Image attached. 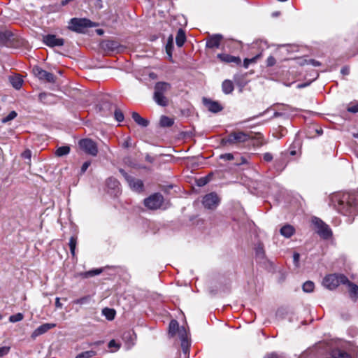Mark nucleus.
Segmentation results:
<instances>
[{
	"label": "nucleus",
	"instance_id": "obj_1",
	"mask_svg": "<svg viewBox=\"0 0 358 358\" xmlns=\"http://www.w3.org/2000/svg\"><path fill=\"white\" fill-rule=\"evenodd\" d=\"M331 205L338 213L348 217L347 222L352 223L358 215V194L355 193H336L331 198Z\"/></svg>",
	"mask_w": 358,
	"mask_h": 358
},
{
	"label": "nucleus",
	"instance_id": "obj_2",
	"mask_svg": "<svg viewBox=\"0 0 358 358\" xmlns=\"http://www.w3.org/2000/svg\"><path fill=\"white\" fill-rule=\"evenodd\" d=\"M171 85L166 82H158L155 86L154 100L159 106H166L168 103L164 94L169 91Z\"/></svg>",
	"mask_w": 358,
	"mask_h": 358
},
{
	"label": "nucleus",
	"instance_id": "obj_3",
	"mask_svg": "<svg viewBox=\"0 0 358 358\" xmlns=\"http://www.w3.org/2000/svg\"><path fill=\"white\" fill-rule=\"evenodd\" d=\"M251 138L250 133L237 131L230 133L227 137L222 139L223 145L240 144L248 141Z\"/></svg>",
	"mask_w": 358,
	"mask_h": 358
},
{
	"label": "nucleus",
	"instance_id": "obj_4",
	"mask_svg": "<svg viewBox=\"0 0 358 358\" xmlns=\"http://www.w3.org/2000/svg\"><path fill=\"white\" fill-rule=\"evenodd\" d=\"M348 282V278L343 274L327 275L323 280V285L329 289H334L340 284H345Z\"/></svg>",
	"mask_w": 358,
	"mask_h": 358
},
{
	"label": "nucleus",
	"instance_id": "obj_5",
	"mask_svg": "<svg viewBox=\"0 0 358 358\" xmlns=\"http://www.w3.org/2000/svg\"><path fill=\"white\" fill-rule=\"evenodd\" d=\"M95 27V24L86 18H72L69 22V29L78 33L83 32L87 27Z\"/></svg>",
	"mask_w": 358,
	"mask_h": 358
},
{
	"label": "nucleus",
	"instance_id": "obj_6",
	"mask_svg": "<svg viewBox=\"0 0 358 358\" xmlns=\"http://www.w3.org/2000/svg\"><path fill=\"white\" fill-rule=\"evenodd\" d=\"M78 146L81 150L87 155L96 156L98 154V147L93 140L90 138H83L78 141Z\"/></svg>",
	"mask_w": 358,
	"mask_h": 358
},
{
	"label": "nucleus",
	"instance_id": "obj_7",
	"mask_svg": "<svg viewBox=\"0 0 358 358\" xmlns=\"http://www.w3.org/2000/svg\"><path fill=\"white\" fill-rule=\"evenodd\" d=\"M313 223L316 227L317 233L324 239L329 238L332 235V231L329 227L322 220L317 217L313 219Z\"/></svg>",
	"mask_w": 358,
	"mask_h": 358
},
{
	"label": "nucleus",
	"instance_id": "obj_8",
	"mask_svg": "<svg viewBox=\"0 0 358 358\" xmlns=\"http://www.w3.org/2000/svg\"><path fill=\"white\" fill-rule=\"evenodd\" d=\"M120 172L124 178L125 180L127 182L129 186L132 190L137 192H141L143 191V183L141 180L133 178L122 169H120Z\"/></svg>",
	"mask_w": 358,
	"mask_h": 358
},
{
	"label": "nucleus",
	"instance_id": "obj_9",
	"mask_svg": "<svg viewBox=\"0 0 358 358\" xmlns=\"http://www.w3.org/2000/svg\"><path fill=\"white\" fill-rule=\"evenodd\" d=\"M164 201L163 196L159 193L154 194L144 200V204L149 209L159 208Z\"/></svg>",
	"mask_w": 358,
	"mask_h": 358
},
{
	"label": "nucleus",
	"instance_id": "obj_10",
	"mask_svg": "<svg viewBox=\"0 0 358 358\" xmlns=\"http://www.w3.org/2000/svg\"><path fill=\"white\" fill-rule=\"evenodd\" d=\"M202 202L206 208L213 209L217 206L220 202V199L215 193L212 192L206 194L203 198Z\"/></svg>",
	"mask_w": 358,
	"mask_h": 358
},
{
	"label": "nucleus",
	"instance_id": "obj_11",
	"mask_svg": "<svg viewBox=\"0 0 358 358\" xmlns=\"http://www.w3.org/2000/svg\"><path fill=\"white\" fill-rule=\"evenodd\" d=\"M34 75L40 80H45L48 83H55V76L38 66L33 69Z\"/></svg>",
	"mask_w": 358,
	"mask_h": 358
},
{
	"label": "nucleus",
	"instance_id": "obj_12",
	"mask_svg": "<svg viewBox=\"0 0 358 358\" xmlns=\"http://www.w3.org/2000/svg\"><path fill=\"white\" fill-rule=\"evenodd\" d=\"M43 42L50 47H60L64 43V41L62 38H58L54 34H48L43 36Z\"/></svg>",
	"mask_w": 358,
	"mask_h": 358
},
{
	"label": "nucleus",
	"instance_id": "obj_13",
	"mask_svg": "<svg viewBox=\"0 0 358 358\" xmlns=\"http://www.w3.org/2000/svg\"><path fill=\"white\" fill-rule=\"evenodd\" d=\"M178 333L181 341L182 350L185 354H187L190 346L188 341V333L185 327H180Z\"/></svg>",
	"mask_w": 358,
	"mask_h": 358
},
{
	"label": "nucleus",
	"instance_id": "obj_14",
	"mask_svg": "<svg viewBox=\"0 0 358 358\" xmlns=\"http://www.w3.org/2000/svg\"><path fill=\"white\" fill-rule=\"evenodd\" d=\"M56 327L55 323H45L36 328L31 334V338H36V337L46 333L50 329Z\"/></svg>",
	"mask_w": 358,
	"mask_h": 358
},
{
	"label": "nucleus",
	"instance_id": "obj_15",
	"mask_svg": "<svg viewBox=\"0 0 358 358\" xmlns=\"http://www.w3.org/2000/svg\"><path fill=\"white\" fill-rule=\"evenodd\" d=\"M203 103L206 108L212 113H218L222 110V106L217 102L203 98Z\"/></svg>",
	"mask_w": 358,
	"mask_h": 358
},
{
	"label": "nucleus",
	"instance_id": "obj_16",
	"mask_svg": "<svg viewBox=\"0 0 358 358\" xmlns=\"http://www.w3.org/2000/svg\"><path fill=\"white\" fill-rule=\"evenodd\" d=\"M222 39V36L220 34L213 35L207 40L206 46L209 48H217L220 46Z\"/></svg>",
	"mask_w": 358,
	"mask_h": 358
},
{
	"label": "nucleus",
	"instance_id": "obj_17",
	"mask_svg": "<svg viewBox=\"0 0 358 358\" xmlns=\"http://www.w3.org/2000/svg\"><path fill=\"white\" fill-rule=\"evenodd\" d=\"M217 57L222 62L226 63H235L238 65L241 64V60L239 57H234L228 54H218Z\"/></svg>",
	"mask_w": 358,
	"mask_h": 358
},
{
	"label": "nucleus",
	"instance_id": "obj_18",
	"mask_svg": "<svg viewBox=\"0 0 358 358\" xmlns=\"http://www.w3.org/2000/svg\"><path fill=\"white\" fill-rule=\"evenodd\" d=\"M345 285L348 286L350 298L353 301H356L358 299V286L356 284L351 282L349 280L348 282H346Z\"/></svg>",
	"mask_w": 358,
	"mask_h": 358
},
{
	"label": "nucleus",
	"instance_id": "obj_19",
	"mask_svg": "<svg viewBox=\"0 0 358 358\" xmlns=\"http://www.w3.org/2000/svg\"><path fill=\"white\" fill-rule=\"evenodd\" d=\"M9 80L12 86L16 90H20L22 86L23 80L19 76H10Z\"/></svg>",
	"mask_w": 358,
	"mask_h": 358
},
{
	"label": "nucleus",
	"instance_id": "obj_20",
	"mask_svg": "<svg viewBox=\"0 0 358 358\" xmlns=\"http://www.w3.org/2000/svg\"><path fill=\"white\" fill-rule=\"evenodd\" d=\"M131 116L135 122L138 125L142 127H147L148 125V121L142 117L138 113L133 112Z\"/></svg>",
	"mask_w": 358,
	"mask_h": 358
},
{
	"label": "nucleus",
	"instance_id": "obj_21",
	"mask_svg": "<svg viewBox=\"0 0 358 358\" xmlns=\"http://www.w3.org/2000/svg\"><path fill=\"white\" fill-rule=\"evenodd\" d=\"M294 228L289 224L285 225L280 229L281 235L285 238L291 237L294 234Z\"/></svg>",
	"mask_w": 358,
	"mask_h": 358
},
{
	"label": "nucleus",
	"instance_id": "obj_22",
	"mask_svg": "<svg viewBox=\"0 0 358 358\" xmlns=\"http://www.w3.org/2000/svg\"><path fill=\"white\" fill-rule=\"evenodd\" d=\"M234 84L230 80H225L222 84V89L224 94H231L234 90Z\"/></svg>",
	"mask_w": 358,
	"mask_h": 358
},
{
	"label": "nucleus",
	"instance_id": "obj_23",
	"mask_svg": "<svg viewBox=\"0 0 358 358\" xmlns=\"http://www.w3.org/2000/svg\"><path fill=\"white\" fill-rule=\"evenodd\" d=\"M186 36L185 31L182 29H179L176 35V42L178 47H182L185 43Z\"/></svg>",
	"mask_w": 358,
	"mask_h": 358
},
{
	"label": "nucleus",
	"instance_id": "obj_24",
	"mask_svg": "<svg viewBox=\"0 0 358 358\" xmlns=\"http://www.w3.org/2000/svg\"><path fill=\"white\" fill-rule=\"evenodd\" d=\"M169 334L171 336H174L176 334L177 332H178V329L180 328L179 327L178 323L176 320H173L171 321L169 324Z\"/></svg>",
	"mask_w": 358,
	"mask_h": 358
},
{
	"label": "nucleus",
	"instance_id": "obj_25",
	"mask_svg": "<svg viewBox=\"0 0 358 358\" xmlns=\"http://www.w3.org/2000/svg\"><path fill=\"white\" fill-rule=\"evenodd\" d=\"M102 314L108 320H113L115 316V311L114 309L105 308L102 310Z\"/></svg>",
	"mask_w": 358,
	"mask_h": 358
},
{
	"label": "nucleus",
	"instance_id": "obj_26",
	"mask_svg": "<svg viewBox=\"0 0 358 358\" xmlns=\"http://www.w3.org/2000/svg\"><path fill=\"white\" fill-rule=\"evenodd\" d=\"M101 272H102V269L96 268V269H92V270L84 272V273H81L80 274V275L83 277V278H90V277H92V276L99 275Z\"/></svg>",
	"mask_w": 358,
	"mask_h": 358
},
{
	"label": "nucleus",
	"instance_id": "obj_27",
	"mask_svg": "<svg viewBox=\"0 0 358 358\" xmlns=\"http://www.w3.org/2000/svg\"><path fill=\"white\" fill-rule=\"evenodd\" d=\"M262 57V54H257L256 56L252 57V58H245L243 61V66L245 69H248L249 67V65L252 63H255L257 60Z\"/></svg>",
	"mask_w": 358,
	"mask_h": 358
},
{
	"label": "nucleus",
	"instance_id": "obj_28",
	"mask_svg": "<svg viewBox=\"0 0 358 358\" xmlns=\"http://www.w3.org/2000/svg\"><path fill=\"white\" fill-rule=\"evenodd\" d=\"M70 152V148L69 146H62L57 149L56 155L58 157H62L68 155Z\"/></svg>",
	"mask_w": 358,
	"mask_h": 358
},
{
	"label": "nucleus",
	"instance_id": "obj_29",
	"mask_svg": "<svg viewBox=\"0 0 358 358\" xmlns=\"http://www.w3.org/2000/svg\"><path fill=\"white\" fill-rule=\"evenodd\" d=\"M76 245H77V238L74 236H71L69 240V245L70 248L71 253L73 257H74L76 255Z\"/></svg>",
	"mask_w": 358,
	"mask_h": 358
},
{
	"label": "nucleus",
	"instance_id": "obj_30",
	"mask_svg": "<svg viewBox=\"0 0 358 358\" xmlns=\"http://www.w3.org/2000/svg\"><path fill=\"white\" fill-rule=\"evenodd\" d=\"M302 288L305 292H312L314 290L315 284L313 282L308 280L303 283Z\"/></svg>",
	"mask_w": 358,
	"mask_h": 358
},
{
	"label": "nucleus",
	"instance_id": "obj_31",
	"mask_svg": "<svg viewBox=\"0 0 358 358\" xmlns=\"http://www.w3.org/2000/svg\"><path fill=\"white\" fill-rule=\"evenodd\" d=\"M160 124L162 127H171L173 124V120L166 116H162L160 119Z\"/></svg>",
	"mask_w": 358,
	"mask_h": 358
},
{
	"label": "nucleus",
	"instance_id": "obj_32",
	"mask_svg": "<svg viewBox=\"0 0 358 358\" xmlns=\"http://www.w3.org/2000/svg\"><path fill=\"white\" fill-rule=\"evenodd\" d=\"M96 355V352L93 350H89L83 352L78 355L76 358H91Z\"/></svg>",
	"mask_w": 358,
	"mask_h": 358
},
{
	"label": "nucleus",
	"instance_id": "obj_33",
	"mask_svg": "<svg viewBox=\"0 0 358 358\" xmlns=\"http://www.w3.org/2000/svg\"><path fill=\"white\" fill-rule=\"evenodd\" d=\"M24 318V315L22 313H19L15 315H10L9 317V322L12 323L22 321Z\"/></svg>",
	"mask_w": 358,
	"mask_h": 358
},
{
	"label": "nucleus",
	"instance_id": "obj_34",
	"mask_svg": "<svg viewBox=\"0 0 358 358\" xmlns=\"http://www.w3.org/2000/svg\"><path fill=\"white\" fill-rule=\"evenodd\" d=\"M90 301V296H85L81 297L80 299H78L73 301V303L79 304V305H84V304L89 303Z\"/></svg>",
	"mask_w": 358,
	"mask_h": 358
},
{
	"label": "nucleus",
	"instance_id": "obj_35",
	"mask_svg": "<svg viewBox=\"0 0 358 358\" xmlns=\"http://www.w3.org/2000/svg\"><path fill=\"white\" fill-rule=\"evenodd\" d=\"M255 253L257 257L259 259L264 258V250L263 246L261 244H259L255 248Z\"/></svg>",
	"mask_w": 358,
	"mask_h": 358
},
{
	"label": "nucleus",
	"instance_id": "obj_36",
	"mask_svg": "<svg viewBox=\"0 0 358 358\" xmlns=\"http://www.w3.org/2000/svg\"><path fill=\"white\" fill-rule=\"evenodd\" d=\"M333 356L334 358H351L349 354L341 350L334 352Z\"/></svg>",
	"mask_w": 358,
	"mask_h": 358
},
{
	"label": "nucleus",
	"instance_id": "obj_37",
	"mask_svg": "<svg viewBox=\"0 0 358 358\" xmlns=\"http://www.w3.org/2000/svg\"><path fill=\"white\" fill-rule=\"evenodd\" d=\"M115 118L117 122H122L124 120V114L122 111L119 109L116 108L114 113Z\"/></svg>",
	"mask_w": 358,
	"mask_h": 358
},
{
	"label": "nucleus",
	"instance_id": "obj_38",
	"mask_svg": "<svg viewBox=\"0 0 358 358\" xmlns=\"http://www.w3.org/2000/svg\"><path fill=\"white\" fill-rule=\"evenodd\" d=\"M16 116H17V113L15 111H11L8 115H6V117H4L2 119V122L6 123V122L13 120L14 118H15Z\"/></svg>",
	"mask_w": 358,
	"mask_h": 358
},
{
	"label": "nucleus",
	"instance_id": "obj_39",
	"mask_svg": "<svg viewBox=\"0 0 358 358\" xmlns=\"http://www.w3.org/2000/svg\"><path fill=\"white\" fill-rule=\"evenodd\" d=\"M107 184L108 187L115 189L118 187L119 182L115 178H110L107 180Z\"/></svg>",
	"mask_w": 358,
	"mask_h": 358
},
{
	"label": "nucleus",
	"instance_id": "obj_40",
	"mask_svg": "<svg viewBox=\"0 0 358 358\" xmlns=\"http://www.w3.org/2000/svg\"><path fill=\"white\" fill-rule=\"evenodd\" d=\"M10 348L8 346H3L0 348V357L6 355L9 351Z\"/></svg>",
	"mask_w": 358,
	"mask_h": 358
},
{
	"label": "nucleus",
	"instance_id": "obj_41",
	"mask_svg": "<svg viewBox=\"0 0 358 358\" xmlns=\"http://www.w3.org/2000/svg\"><path fill=\"white\" fill-rule=\"evenodd\" d=\"M220 158L225 161H231L234 159V155L231 153H226L221 155Z\"/></svg>",
	"mask_w": 358,
	"mask_h": 358
},
{
	"label": "nucleus",
	"instance_id": "obj_42",
	"mask_svg": "<svg viewBox=\"0 0 358 358\" xmlns=\"http://www.w3.org/2000/svg\"><path fill=\"white\" fill-rule=\"evenodd\" d=\"M275 64V59L273 56H269L266 60L267 66H273Z\"/></svg>",
	"mask_w": 358,
	"mask_h": 358
},
{
	"label": "nucleus",
	"instance_id": "obj_43",
	"mask_svg": "<svg viewBox=\"0 0 358 358\" xmlns=\"http://www.w3.org/2000/svg\"><path fill=\"white\" fill-rule=\"evenodd\" d=\"M348 111L353 113H358V103L348 106Z\"/></svg>",
	"mask_w": 358,
	"mask_h": 358
},
{
	"label": "nucleus",
	"instance_id": "obj_44",
	"mask_svg": "<svg viewBox=\"0 0 358 358\" xmlns=\"http://www.w3.org/2000/svg\"><path fill=\"white\" fill-rule=\"evenodd\" d=\"M90 164H91V162L90 161H87V162H84L83 166H81V169H80L81 173H84L87 171V169L89 168Z\"/></svg>",
	"mask_w": 358,
	"mask_h": 358
},
{
	"label": "nucleus",
	"instance_id": "obj_45",
	"mask_svg": "<svg viewBox=\"0 0 358 358\" xmlns=\"http://www.w3.org/2000/svg\"><path fill=\"white\" fill-rule=\"evenodd\" d=\"M22 157L24 159H27L30 160L31 157V152L29 150H26L25 151H24L22 152Z\"/></svg>",
	"mask_w": 358,
	"mask_h": 358
},
{
	"label": "nucleus",
	"instance_id": "obj_46",
	"mask_svg": "<svg viewBox=\"0 0 358 358\" xmlns=\"http://www.w3.org/2000/svg\"><path fill=\"white\" fill-rule=\"evenodd\" d=\"M299 258H300V255L299 253L297 252H295L294 253V255H293V260H294V264L298 266V264H299Z\"/></svg>",
	"mask_w": 358,
	"mask_h": 358
},
{
	"label": "nucleus",
	"instance_id": "obj_47",
	"mask_svg": "<svg viewBox=\"0 0 358 358\" xmlns=\"http://www.w3.org/2000/svg\"><path fill=\"white\" fill-rule=\"evenodd\" d=\"M172 42H173V37L171 36L170 38H169V43L166 45V51H167V52H168V54L169 55L170 57H171V55L169 52V51H170V47L172 45Z\"/></svg>",
	"mask_w": 358,
	"mask_h": 358
},
{
	"label": "nucleus",
	"instance_id": "obj_48",
	"mask_svg": "<svg viewBox=\"0 0 358 358\" xmlns=\"http://www.w3.org/2000/svg\"><path fill=\"white\" fill-rule=\"evenodd\" d=\"M113 347H115L116 349H118L120 348V345L118 344H117L114 340H112L108 343V348H112Z\"/></svg>",
	"mask_w": 358,
	"mask_h": 358
},
{
	"label": "nucleus",
	"instance_id": "obj_49",
	"mask_svg": "<svg viewBox=\"0 0 358 358\" xmlns=\"http://www.w3.org/2000/svg\"><path fill=\"white\" fill-rule=\"evenodd\" d=\"M55 306L58 308H62V303H60V299L59 297L55 299Z\"/></svg>",
	"mask_w": 358,
	"mask_h": 358
},
{
	"label": "nucleus",
	"instance_id": "obj_50",
	"mask_svg": "<svg viewBox=\"0 0 358 358\" xmlns=\"http://www.w3.org/2000/svg\"><path fill=\"white\" fill-rule=\"evenodd\" d=\"M341 72L343 75H348L350 73V69L348 67H343L342 68Z\"/></svg>",
	"mask_w": 358,
	"mask_h": 358
},
{
	"label": "nucleus",
	"instance_id": "obj_51",
	"mask_svg": "<svg viewBox=\"0 0 358 358\" xmlns=\"http://www.w3.org/2000/svg\"><path fill=\"white\" fill-rule=\"evenodd\" d=\"M264 160L269 162L272 159V155L270 153H266L264 155Z\"/></svg>",
	"mask_w": 358,
	"mask_h": 358
},
{
	"label": "nucleus",
	"instance_id": "obj_52",
	"mask_svg": "<svg viewBox=\"0 0 358 358\" xmlns=\"http://www.w3.org/2000/svg\"><path fill=\"white\" fill-rule=\"evenodd\" d=\"M265 358H279V357H278V356L276 354L272 353V354L268 355Z\"/></svg>",
	"mask_w": 358,
	"mask_h": 358
},
{
	"label": "nucleus",
	"instance_id": "obj_53",
	"mask_svg": "<svg viewBox=\"0 0 358 358\" xmlns=\"http://www.w3.org/2000/svg\"><path fill=\"white\" fill-rule=\"evenodd\" d=\"M206 179L201 178L199 180V185H203L206 183Z\"/></svg>",
	"mask_w": 358,
	"mask_h": 358
},
{
	"label": "nucleus",
	"instance_id": "obj_54",
	"mask_svg": "<svg viewBox=\"0 0 358 358\" xmlns=\"http://www.w3.org/2000/svg\"><path fill=\"white\" fill-rule=\"evenodd\" d=\"M131 336H132L130 332H128V333H127V334H125L124 335V339H127V338H131Z\"/></svg>",
	"mask_w": 358,
	"mask_h": 358
},
{
	"label": "nucleus",
	"instance_id": "obj_55",
	"mask_svg": "<svg viewBox=\"0 0 358 358\" xmlns=\"http://www.w3.org/2000/svg\"><path fill=\"white\" fill-rule=\"evenodd\" d=\"M310 62L313 64V65L315 66H317L320 65V63L319 62H317V61L311 60Z\"/></svg>",
	"mask_w": 358,
	"mask_h": 358
},
{
	"label": "nucleus",
	"instance_id": "obj_56",
	"mask_svg": "<svg viewBox=\"0 0 358 358\" xmlns=\"http://www.w3.org/2000/svg\"><path fill=\"white\" fill-rule=\"evenodd\" d=\"M96 31L99 35H101L103 33V31L101 29H97Z\"/></svg>",
	"mask_w": 358,
	"mask_h": 358
},
{
	"label": "nucleus",
	"instance_id": "obj_57",
	"mask_svg": "<svg viewBox=\"0 0 358 358\" xmlns=\"http://www.w3.org/2000/svg\"><path fill=\"white\" fill-rule=\"evenodd\" d=\"M46 94L45 93H41L39 95L40 99H42L43 96H45Z\"/></svg>",
	"mask_w": 358,
	"mask_h": 358
},
{
	"label": "nucleus",
	"instance_id": "obj_58",
	"mask_svg": "<svg viewBox=\"0 0 358 358\" xmlns=\"http://www.w3.org/2000/svg\"><path fill=\"white\" fill-rule=\"evenodd\" d=\"M237 84H238V85H240V86H244V85H245V84H244V85H242L241 83H239L238 82H237Z\"/></svg>",
	"mask_w": 358,
	"mask_h": 358
},
{
	"label": "nucleus",
	"instance_id": "obj_59",
	"mask_svg": "<svg viewBox=\"0 0 358 358\" xmlns=\"http://www.w3.org/2000/svg\"><path fill=\"white\" fill-rule=\"evenodd\" d=\"M279 115H280V113H275V116H276V117H277V116H279Z\"/></svg>",
	"mask_w": 358,
	"mask_h": 358
},
{
	"label": "nucleus",
	"instance_id": "obj_60",
	"mask_svg": "<svg viewBox=\"0 0 358 358\" xmlns=\"http://www.w3.org/2000/svg\"><path fill=\"white\" fill-rule=\"evenodd\" d=\"M294 154H295V152H294V151L291 152V155H294Z\"/></svg>",
	"mask_w": 358,
	"mask_h": 358
},
{
	"label": "nucleus",
	"instance_id": "obj_61",
	"mask_svg": "<svg viewBox=\"0 0 358 358\" xmlns=\"http://www.w3.org/2000/svg\"><path fill=\"white\" fill-rule=\"evenodd\" d=\"M3 318V316L0 314V320Z\"/></svg>",
	"mask_w": 358,
	"mask_h": 358
}]
</instances>
